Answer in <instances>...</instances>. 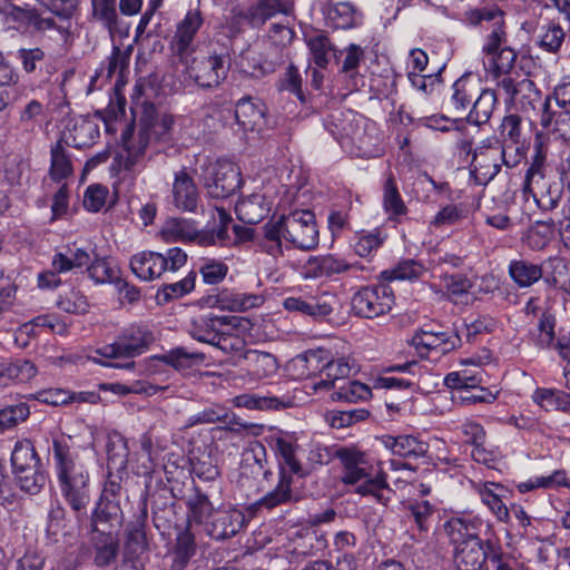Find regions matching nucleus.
<instances>
[{
	"mask_svg": "<svg viewBox=\"0 0 570 570\" xmlns=\"http://www.w3.org/2000/svg\"><path fill=\"white\" fill-rule=\"evenodd\" d=\"M52 460L62 497L78 517L86 514L90 502V475L83 460L63 440H53Z\"/></svg>",
	"mask_w": 570,
	"mask_h": 570,
	"instance_id": "f257e3e1",
	"label": "nucleus"
},
{
	"mask_svg": "<svg viewBox=\"0 0 570 570\" xmlns=\"http://www.w3.org/2000/svg\"><path fill=\"white\" fill-rule=\"evenodd\" d=\"M139 130L134 135L128 127L121 135L124 151L120 164L126 170H136L145 167L146 149L151 138L167 141L171 138L175 117L170 114H157L153 105L145 106L139 120Z\"/></svg>",
	"mask_w": 570,
	"mask_h": 570,
	"instance_id": "f03ea898",
	"label": "nucleus"
},
{
	"mask_svg": "<svg viewBox=\"0 0 570 570\" xmlns=\"http://www.w3.org/2000/svg\"><path fill=\"white\" fill-rule=\"evenodd\" d=\"M282 239L293 247L311 250L318 244L315 216L309 210H295L264 225L263 249L276 257L282 254Z\"/></svg>",
	"mask_w": 570,
	"mask_h": 570,
	"instance_id": "7ed1b4c3",
	"label": "nucleus"
},
{
	"mask_svg": "<svg viewBox=\"0 0 570 570\" xmlns=\"http://www.w3.org/2000/svg\"><path fill=\"white\" fill-rule=\"evenodd\" d=\"M272 441L279 464L278 482L272 491L255 503L258 509L272 510L297 500L292 490V475L299 476L301 471L302 445L298 443V438L295 433L279 431Z\"/></svg>",
	"mask_w": 570,
	"mask_h": 570,
	"instance_id": "20e7f679",
	"label": "nucleus"
},
{
	"mask_svg": "<svg viewBox=\"0 0 570 570\" xmlns=\"http://www.w3.org/2000/svg\"><path fill=\"white\" fill-rule=\"evenodd\" d=\"M335 456L343 465L341 478L343 483L357 484L356 493L371 495L377 503L387 505L394 492L389 487L384 472L372 475V465L364 452L355 448L342 446L335 449Z\"/></svg>",
	"mask_w": 570,
	"mask_h": 570,
	"instance_id": "39448f33",
	"label": "nucleus"
},
{
	"mask_svg": "<svg viewBox=\"0 0 570 570\" xmlns=\"http://www.w3.org/2000/svg\"><path fill=\"white\" fill-rule=\"evenodd\" d=\"M183 62L186 63L188 78L202 89L218 88L229 70L226 50L218 49L215 45L197 49L190 60L185 58Z\"/></svg>",
	"mask_w": 570,
	"mask_h": 570,
	"instance_id": "423d86ee",
	"label": "nucleus"
},
{
	"mask_svg": "<svg viewBox=\"0 0 570 570\" xmlns=\"http://www.w3.org/2000/svg\"><path fill=\"white\" fill-rule=\"evenodd\" d=\"M299 360L305 363L308 375L317 372L322 375V379L314 384L315 390L331 389L336 381L360 371V366L353 357L333 358L330 352L324 348L309 350Z\"/></svg>",
	"mask_w": 570,
	"mask_h": 570,
	"instance_id": "0eeeda50",
	"label": "nucleus"
},
{
	"mask_svg": "<svg viewBox=\"0 0 570 570\" xmlns=\"http://www.w3.org/2000/svg\"><path fill=\"white\" fill-rule=\"evenodd\" d=\"M187 263V254L178 248H169L165 255L145 250L130 258V269L142 281L159 278L165 272H177Z\"/></svg>",
	"mask_w": 570,
	"mask_h": 570,
	"instance_id": "6e6552de",
	"label": "nucleus"
},
{
	"mask_svg": "<svg viewBox=\"0 0 570 570\" xmlns=\"http://www.w3.org/2000/svg\"><path fill=\"white\" fill-rule=\"evenodd\" d=\"M502 164L510 166L504 145L495 136L488 137L473 149L471 174L476 184L485 185L499 174Z\"/></svg>",
	"mask_w": 570,
	"mask_h": 570,
	"instance_id": "1a4fd4ad",
	"label": "nucleus"
},
{
	"mask_svg": "<svg viewBox=\"0 0 570 570\" xmlns=\"http://www.w3.org/2000/svg\"><path fill=\"white\" fill-rule=\"evenodd\" d=\"M204 187L214 198H226L236 193L243 183L239 167L227 159L208 163L203 169Z\"/></svg>",
	"mask_w": 570,
	"mask_h": 570,
	"instance_id": "9d476101",
	"label": "nucleus"
},
{
	"mask_svg": "<svg viewBox=\"0 0 570 570\" xmlns=\"http://www.w3.org/2000/svg\"><path fill=\"white\" fill-rule=\"evenodd\" d=\"M335 129L333 134L337 136L341 145H355L360 154L367 156L371 154L370 147L376 138L373 136L374 126L368 120L352 111L340 114V117L332 116Z\"/></svg>",
	"mask_w": 570,
	"mask_h": 570,
	"instance_id": "9b49d317",
	"label": "nucleus"
},
{
	"mask_svg": "<svg viewBox=\"0 0 570 570\" xmlns=\"http://www.w3.org/2000/svg\"><path fill=\"white\" fill-rule=\"evenodd\" d=\"M355 315L374 318L389 313L394 304L393 291L389 285L380 284L357 291L352 297Z\"/></svg>",
	"mask_w": 570,
	"mask_h": 570,
	"instance_id": "f8f14e48",
	"label": "nucleus"
},
{
	"mask_svg": "<svg viewBox=\"0 0 570 570\" xmlns=\"http://www.w3.org/2000/svg\"><path fill=\"white\" fill-rule=\"evenodd\" d=\"M499 547L491 539L482 541L472 538L454 549V563L458 570H483L488 559L497 563Z\"/></svg>",
	"mask_w": 570,
	"mask_h": 570,
	"instance_id": "ddd939ff",
	"label": "nucleus"
},
{
	"mask_svg": "<svg viewBox=\"0 0 570 570\" xmlns=\"http://www.w3.org/2000/svg\"><path fill=\"white\" fill-rule=\"evenodd\" d=\"M151 340L147 330L131 326L116 342L97 350L96 354L106 358L135 357L146 351Z\"/></svg>",
	"mask_w": 570,
	"mask_h": 570,
	"instance_id": "4468645a",
	"label": "nucleus"
},
{
	"mask_svg": "<svg viewBox=\"0 0 570 570\" xmlns=\"http://www.w3.org/2000/svg\"><path fill=\"white\" fill-rule=\"evenodd\" d=\"M243 323L248 321L237 316L200 315L191 321L188 333L198 342L216 346L224 327H240Z\"/></svg>",
	"mask_w": 570,
	"mask_h": 570,
	"instance_id": "2eb2a0df",
	"label": "nucleus"
},
{
	"mask_svg": "<svg viewBox=\"0 0 570 570\" xmlns=\"http://www.w3.org/2000/svg\"><path fill=\"white\" fill-rule=\"evenodd\" d=\"M412 344L422 356L446 354L461 345V335L456 332L423 327L412 337Z\"/></svg>",
	"mask_w": 570,
	"mask_h": 570,
	"instance_id": "dca6fc26",
	"label": "nucleus"
},
{
	"mask_svg": "<svg viewBox=\"0 0 570 570\" xmlns=\"http://www.w3.org/2000/svg\"><path fill=\"white\" fill-rule=\"evenodd\" d=\"M499 90L505 95V102L512 104L524 114L535 111L538 107L542 108V94L529 78L521 76L512 81H505L504 87Z\"/></svg>",
	"mask_w": 570,
	"mask_h": 570,
	"instance_id": "f3484780",
	"label": "nucleus"
},
{
	"mask_svg": "<svg viewBox=\"0 0 570 570\" xmlns=\"http://www.w3.org/2000/svg\"><path fill=\"white\" fill-rule=\"evenodd\" d=\"M471 488L499 522H510V510L504 503L510 491L505 485L491 481H471Z\"/></svg>",
	"mask_w": 570,
	"mask_h": 570,
	"instance_id": "a211bd4d",
	"label": "nucleus"
},
{
	"mask_svg": "<svg viewBox=\"0 0 570 570\" xmlns=\"http://www.w3.org/2000/svg\"><path fill=\"white\" fill-rule=\"evenodd\" d=\"M517 59L518 52L510 46H504L502 50L488 57L485 70L498 89L504 87L505 81H512L521 77L515 69Z\"/></svg>",
	"mask_w": 570,
	"mask_h": 570,
	"instance_id": "6ab92c4d",
	"label": "nucleus"
},
{
	"mask_svg": "<svg viewBox=\"0 0 570 570\" xmlns=\"http://www.w3.org/2000/svg\"><path fill=\"white\" fill-rule=\"evenodd\" d=\"M200 200L199 190L193 176L186 168H181L174 174L171 185V203L183 212H196Z\"/></svg>",
	"mask_w": 570,
	"mask_h": 570,
	"instance_id": "aec40b11",
	"label": "nucleus"
},
{
	"mask_svg": "<svg viewBox=\"0 0 570 570\" xmlns=\"http://www.w3.org/2000/svg\"><path fill=\"white\" fill-rule=\"evenodd\" d=\"M245 523L246 517L240 510H217L206 524V531L213 539L224 540L239 532Z\"/></svg>",
	"mask_w": 570,
	"mask_h": 570,
	"instance_id": "412c9836",
	"label": "nucleus"
},
{
	"mask_svg": "<svg viewBox=\"0 0 570 570\" xmlns=\"http://www.w3.org/2000/svg\"><path fill=\"white\" fill-rule=\"evenodd\" d=\"M294 11V0H256L242 17L254 28L262 27L277 14L289 16Z\"/></svg>",
	"mask_w": 570,
	"mask_h": 570,
	"instance_id": "4be33fe9",
	"label": "nucleus"
},
{
	"mask_svg": "<svg viewBox=\"0 0 570 570\" xmlns=\"http://www.w3.org/2000/svg\"><path fill=\"white\" fill-rule=\"evenodd\" d=\"M203 24V17L199 10H189L185 18L177 24L176 32L171 40V48L184 61L188 55L194 38Z\"/></svg>",
	"mask_w": 570,
	"mask_h": 570,
	"instance_id": "5701e85b",
	"label": "nucleus"
},
{
	"mask_svg": "<svg viewBox=\"0 0 570 570\" xmlns=\"http://www.w3.org/2000/svg\"><path fill=\"white\" fill-rule=\"evenodd\" d=\"M356 264L347 262L345 258L336 255H320L311 257L304 265L305 276L307 278L332 277L353 269Z\"/></svg>",
	"mask_w": 570,
	"mask_h": 570,
	"instance_id": "b1692460",
	"label": "nucleus"
},
{
	"mask_svg": "<svg viewBox=\"0 0 570 570\" xmlns=\"http://www.w3.org/2000/svg\"><path fill=\"white\" fill-rule=\"evenodd\" d=\"M266 108L259 100L246 97L237 101L235 118L244 131H262L266 126Z\"/></svg>",
	"mask_w": 570,
	"mask_h": 570,
	"instance_id": "393cba45",
	"label": "nucleus"
},
{
	"mask_svg": "<svg viewBox=\"0 0 570 570\" xmlns=\"http://www.w3.org/2000/svg\"><path fill=\"white\" fill-rule=\"evenodd\" d=\"M567 38V31L559 21V18H546L539 24L534 43L544 52L558 53Z\"/></svg>",
	"mask_w": 570,
	"mask_h": 570,
	"instance_id": "a878e982",
	"label": "nucleus"
},
{
	"mask_svg": "<svg viewBox=\"0 0 570 570\" xmlns=\"http://www.w3.org/2000/svg\"><path fill=\"white\" fill-rule=\"evenodd\" d=\"M406 518L413 523L416 541L422 542L428 538L438 508L428 500H413L404 507Z\"/></svg>",
	"mask_w": 570,
	"mask_h": 570,
	"instance_id": "bb28decb",
	"label": "nucleus"
},
{
	"mask_svg": "<svg viewBox=\"0 0 570 570\" xmlns=\"http://www.w3.org/2000/svg\"><path fill=\"white\" fill-rule=\"evenodd\" d=\"M381 442L394 455L405 459L424 458L429 452V444L413 435H383Z\"/></svg>",
	"mask_w": 570,
	"mask_h": 570,
	"instance_id": "cd10ccee",
	"label": "nucleus"
},
{
	"mask_svg": "<svg viewBox=\"0 0 570 570\" xmlns=\"http://www.w3.org/2000/svg\"><path fill=\"white\" fill-rule=\"evenodd\" d=\"M326 23L334 29H352L362 24L363 14L353 3L343 1L323 9Z\"/></svg>",
	"mask_w": 570,
	"mask_h": 570,
	"instance_id": "c85d7f7f",
	"label": "nucleus"
},
{
	"mask_svg": "<svg viewBox=\"0 0 570 570\" xmlns=\"http://www.w3.org/2000/svg\"><path fill=\"white\" fill-rule=\"evenodd\" d=\"M299 476L306 478L321 466L327 465L335 456V450L318 443L302 444Z\"/></svg>",
	"mask_w": 570,
	"mask_h": 570,
	"instance_id": "c756f323",
	"label": "nucleus"
},
{
	"mask_svg": "<svg viewBox=\"0 0 570 570\" xmlns=\"http://www.w3.org/2000/svg\"><path fill=\"white\" fill-rule=\"evenodd\" d=\"M523 193L531 195L540 209L549 212L558 207L563 188L562 184L546 178L537 185L523 186Z\"/></svg>",
	"mask_w": 570,
	"mask_h": 570,
	"instance_id": "7c9ffc66",
	"label": "nucleus"
},
{
	"mask_svg": "<svg viewBox=\"0 0 570 570\" xmlns=\"http://www.w3.org/2000/svg\"><path fill=\"white\" fill-rule=\"evenodd\" d=\"M269 203L266 200L265 195L261 193H254L240 199L235 206V212L239 220L250 225L257 224L264 219L269 213Z\"/></svg>",
	"mask_w": 570,
	"mask_h": 570,
	"instance_id": "2f4dec72",
	"label": "nucleus"
},
{
	"mask_svg": "<svg viewBox=\"0 0 570 570\" xmlns=\"http://www.w3.org/2000/svg\"><path fill=\"white\" fill-rule=\"evenodd\" d=\"M160 236L166 243H198L200 233L197 230L193 220L186 218H169L164 223L160 229Z\"/></svg>",
	"mask_w": 570,
	"mask_h": 570,
	"instance_id": "473e14b6",
	"label": "nucleus"
},
{
	"mask_svg": "<svg viewBox=\"0 0 570 570\" xmlns=\"http://www.w3.org/2000/svg\"><path fill=\"white\" fill-rule=\"evenodd\" d=\"M481 520L478 518L452 517L443 524V530L451 543L455 547L463 542L478 538L476 530Z\"/></svg>",
	"mask_w": 570,
	"mask_h": 570,
	"instance_id": "72a5a7b5",
	"label": "nucleus"
},
{
	"mask_svg": "<svg viewBox=\"0 0 570 570\" xmlns=\"http://www.w3.org/2000/svg\"><path fill=\"white\" fill-rule=\"evenodd\" d=\"M37 367L28 360H1L0 358V385L11 382L24 383L33 379Z\"/></svg>",
	"mask_w": 570,
	"mask_h": 570,
	"instance_id": "f704fd0d",
	"label": "nucleus"
},
{
	"mask_svg": "<svg viewBox=\"0 0 570 570\" xmlns=\"http://www.w3.org/2000/svg\"><path fill=\"white\" fill-rule=\"evenodd\" d=\"M89 21L100 24L112 37L120 21L117 0H91Z\"/></svg>",
	"mask_w": 570,
	"mask_h": 570,
	"instance_id": "c9c22d12",
	"label": "nucleus"
},
{
	"mask_svg": "<svg viewBox=\"0 0 570 570\" xmlns=\"http://www.w3.org/2000/svg\"><path fill=\"white\" fill-rule=\"evenodd\" d=\"M480 81L471 73H464L452 85L451 102L458 112H464L480 91Z\"/></svg>",
	"mask_w": 570,
	"mask_h": 570,
	"instance_id": "e433bc0d",
	"label": "nucleus"
},
{
	"mask_svg": "<svg viewBox=\"0 0 570 570\" xmlns=\"http://www.w3.org/2000/svg\"><path fill=\"white\" fill-rule=\"evenodd\" d=\"M508 273L511 279L520 288L532 286L543 276L542 266L527 259L511 261L508 267Z\"/></svg>",
	"mask_w": 570,
	"mask_h": 570,
	"instance_id": "4c0bfd02",
	"label": "nucleus"
},
{
	"mask_svg": "<svg viewBox=\"0 0 570 570\" xmlns=\"http://www.w3.org/2000/svg\"><path fill=\"white\" fill-rule=\"evenodd\" d=\"M550 96L544 97L540 110V125L543 129L559 132L563 138L570 135V109L556 114L550 108Z\"/></svg>",
	"mask_w": 570,
	"mask_h": 570,
	"instance_id": "58836bf2",
	"label": "nucleus"
},
{
	"mask_svg": "<svg viewBox=\"0 0 570 570\" xmlns=\"http://www.w3.org/2000/svg\"><path fill=\"white\" fill-rule=\"evenodd\" d=\"M30 24L35 30L47 33L50 38L63 43H68L73 38L71 22H58L51 17H43L37 13L30 18Z\"/></svg>",
	"mask_w": 570,
	"mask_h": 570,
	"instance_id": "ea45409f",
	"label": "nucleus"
},
{
	"mask_svg": "<svg viewBox=\"0 0 570 570\" xmlns=\"http://www.w3.org/2000/svg\"><path fill=\"white\" fill-rule=\"evenodd\" d=\"M498 102V97L492 89H481L476 95V99L468 115V120L474 125L487 124Z\"/></svg>",
	"mask_w": 570,
	"mask_h": 570,
	"instance_id": "a19ab883",
	"label": "nucleus"
},
{
	"mask_svg": "<svg viewBox=\"0 0 570 570\" xmlns=\"http://www.w3.org/2000/svg\"><path fill=\"white\" fill-rule=\"evenodd\" d=\"M247 371L256 379L268 377L277 371L276 358L266 352L248 350L244 354Z\"/></svg>",
	"mask_w": 570,
	"mask_h": 570,
	"instance_id": "79ce46f5",
	"label": "nucleus"
},
{
	"mask_svg": "<svg viewBox=\"0 0 570 570\" xmlns=\"http://www.w3.org/2000/svg\"><path fill=\"white\" fill-rule=\"evenodd\" d=\"M466 19L470 24L479 26L485 31L505 24L504 12L495 4L470 10L466 13Z\"/></svg>",
	"mask_w": 570,
	"mask_h": 570,
	"instance_id": "37998d69",
	"label": "nucleus"
},
{
	"mask_svg": "<svg viewBox=\"0 0 570 570\" xmlns=\"http://www.w3.org/2000/svg\"><path fill=\"white\" fill-rule=\"evenodd\" d=\"M558 487H567L570 489V479L563 470H556L549 475L532 476L529 480L517 484V489L520 493L530 492L537 489H554Z\"/></svg>",
	"mask_w": 570,
	"mask_h": 570,
	"instance_id": "c03bdc74",
	"label": "nucleus"
},
{
	"mask_svg": "<svg viewBox=\"0 0 570 570\" xmlns=\"http://www.w3.org/2000/svg\"><path fill=\"white\" fill-rule=\"evenodd\" d=\"M382 203L390 219H397L407 213V207L399 191L395 179L389 176L383 187Z\"/></svg>",
	"mask_w": 570,
	"mask_h": 570,
	"instance_id": "a18cd8bd",
	"label": "nucleus"
},
{
	"mask_svg": "<svg viewBox=\"0 0 570 570\" xmlns=\"http://www.w3.org/2000/svg\"><path fill=\"white\" fill-rule=\"evenodd\" d=\"M91 256L85 248H68V253L58 252L52 256L51 267L59 272H70L91 263Z\"/></svg>",
	"mask_w": 570,
	"mask_h": 570,
	"instance_id": "49530a36",
	"label": "nucleus"
},
{
	"mask_svg": "<svg viewBox=\"0 0 570 570\" xmlns=\"http://www.w3.org/2000/svg\"><path fill=\"white\" fill-rule=\"evenodd\" d=\"M122 522V511L119 501H107L100 499L92 514V523L97 531L99 524H109L110 528L119 527ZM104 533L105 530H101Z\"/></svg>",
	"mask_w": 570,
	"mask_h": 570,
	"instance_id": "de8ad7c7",
	"label": "nucleus"
},
{
	"mask_svg": "<svg viewBox=\"0 0 570 570\" xmlns=\"http://www.w3.org/2000/svg\"><path fill=\"white\" fill-rule=\"evenodd\" d=\"M36 465H40V459L31 441H18L11 453L12 472H22L24 469Z\"/></svg>",
	"mask_w": 570,
	"mask_h": 570,
	"instance_id": "09e8293b",
	"label": "nucleus"
},
{
	"mask_svg": "<svg viewBox=\"0 0 570 570\" xmlns=\"http://www.w3.org/2000/svg\"><path fill=\"white\" fill-rule=\"evenodd\" d=\"M86 271L97 284L112 283L119 277L118 267L109 257L95 256Z\"/></svg>",
	"mask_w": 570,
	"mask_h": 570,
	"instance_id": "8fccbe9b",
	"label": "nucleus"
},
{
	"mask_svg": "<svg viewBox=\"0 0 570 570\" xmlns=\"http://www.w3.org/2000/svg\"><path fill=\"white\" fill-rule=\"evenodd\" d=\"M263 295L253 293H228L219 299L222 307L232 312H246L263 305Z\"/></svg>",
	"mask_w": 570,
	"mask_h": 570,
	"instance_id": "3c124183",
	"label": "nucleus"
},
{
	"mask_svg": "<svg viewBox=\"0 0 570 570\" xmlns=\"http://www.w3.org/2000/svg\"><path fill=\"white\" fill-rule=\"evenodd\" d=\"M196 553L194 535L185 530L178 533L174 549L173 567L183 570Z\"/></svg>",
	"mask_w": 570,
	"mask_h": 570,
	"instance_id": "603ef678",
	"label": "nucleus"
},
{
	"mask_svg": "<svg viewBox=\"0 0 570 570\" xmlns=\"http://www.w3.org/2000/svg\"><path fill=\"white\" fill-rule=\"evenodd\" d=\"M495 327L497 321L493 317L482 315L465 323L456 333L461 335V341L464 338L468 343H475L482 335L492 333Z\"/></svg>",
	"mask_w": 570,
	"mask_h": 570,
	"instance_id": "864d4df0",
	"label": "nucleus"
},
{
	"mask_svg": "<svg viewBox=\"0 0 570 570\" xmlns=\"http://www.w3.org/2000/svg\"><path fill=\"white\" fill-rule=\"evenodd\" d=\"M72 142L77 148L90 146L99 137L98 125L89 118H77L71 129Z\"/></svg>",
	"mask_w": 570,
	"mask_h": 570,
	"instance_id": "5fc2aeb1",
	"label": "nucleus"
},
{
	"mask_svg": "<svg viewBox=\"0 0 570 570\" xmlns=\"http://www.w3.org/2000/svg\"><path fill=\"white\" fill-rule=\"evenodd\" d=\"M372 391L370 386L358 381H350L341 385L331 394L333 401L356 403L371 399Z\"/></svg>",
	"mask_w": 570,
	"mask_h": 570,
	"instance_id": "6e6d98bb",
	"label": "nucleus"
},
{
	"mask_svg": "<svg viewBox=\"0 0 570 570\" xmlns=\"http://www.w3.org/2000/svg\"><path fill=\"white\" fill-rule=\"evenodd\" d=\"M40 466L41 464L24 469L22 472L13 473L17 485L23 492L37 494L45 487L47 476Z\"/></svg>",
	"mask_w": 570,
	"mask_h": 570,
	"instance_id": "4d7b16f0",
	"label": "nucleus"
},
{
	"mask_svg": "<svg viewBox=\"0 0 570 570\" xmlns=\"http://www.w3.org/2000/svg\"><path fill=\"white\" fill-rule=\"evenodd\" d=\"M50 177L60 181L72 174V164L69 155L60 142L51 147Z\"/></svg>",
	"mask_w": 570,
	"mask_h": 570,
	"instance_id": "13d9d810",
	"label": "nucleus"
},
{
	"mask_svg": "<svg viewBox=\"0 0 570 570\" xmlns=\"http://www.w3.org/2000/svg\"><path fill=\"white\" fill-rule=\"evenodd\" d=\"M159 358L176 370H186L199 364L204 357L199 353L188 352L184 347H177L164 353Z\"/></svg>",
	"mask_w": 570,
	"mask_h": 570,
	"instance_id": "bf43d9fd",
	"label": "nucleus"
},
{
	"mask_svg": "<svg viewBox=\"0 0 570 570\" xmlns=\"http://www.w3.org/2000/svg\"><path fill=\"white\" fill-rule=\"evenodd\" d=\"M229 267L223 261L215 258H203L199 266V274L205 284L217 285L222 283L227 274Z\"/></svg>",
	"mask_w": 570,
	"mask_h": 570,
	"instance_id": "052dcab7",
	"label": "nucleus"
},
{
	"mask_svg": "<svg viewBox=\"0 0 570 570\" xmlns=\"http://www.w3.org/2000/svg\"><path fill=\"white\" fill-rule=\"evenodd\" d=\"M534 154L531 158V164L527 170L523 186L538 184L540 180L546 179V160L547 151L541 142L534 144Z\"/></svg>",
	"mask_w": 570,
	"mask_h": 570,
	"instance_id": "680f3d73",
	"label": "nucleus"
},
{
	"mask_svg": "<svg viewBox=\"0 0 570 570\" xmlns=\"http://www.w3.org/2000/svg\"><path fill=\"white\" fill-rule=\"evenodd\" d=\"M118 541L110 534H105L99 538L96 543L95 563L98 567H107L115 561L118 554Z\"/></svg>",
	"mask_w": 570,
	"mask_h": 570,
	"instance_id": "e2e57ef3",
	"label": "nucleus"
},
{
	"mask_svg": "<svg viewBox=\"0 0 570 570\" xmlns=\"http://www.w3.org/2000/svg\"><path fill=\"white\" fill-rule=\"evenodd\" d=\"M39 3L55 14L60 22H71L79 7V0H39Z\"/></svg>",
	"mask_w": 570,
	"mask_h": 570,
	"instance_id": "0e129e2a",
	"label": "nucleus"
},
{
	"mask_svg": "<svg viewBox=\"0 0 570 570\" xmlns=\"http://www.w3.org/2000/svg\"><path fill=\"white\" fill-rule=\"evenodd\" d=\"M29 414V406L26 403L10 405L0 410V434L27 420Z\"/></svg>",
	"mask_w": 570,
	"mask_h": 570,
	"instance_id": "69168bd1",
	"label": "nucleus"
},
{
	"mask_svg": "<svg viewBox=\"0 0 570 570\" xmlns=\"http://www.w3.org/2000/svg\"><path fill=\"white\" fill-rule=\"evenodd\" d=\"M566 392L557 389H538L533 393V401L547 411L561 410L567 405Z\"/></svg>",
	"mask_w": 570,
	"mask_h": 570,
	"instance_id": "338daca9",
	"label": "nucleus"
},
{
	"mask_svg": "<svg viewBox=\"0 0 570 570\" xmlns=\"http://www.w3.org/2000/svg\"><path fill=\"white\" fill-rule=\"evenodd\" d=\"M309 55L314 63L320 68L328 65V52L332 49L328 38L324 35L311 37L307 40Z\"/></svg>",
	"mask_w": 570,
	"mask_h": 570,
	"instance_id": "774afa93",
	"label": "nucleus"
}]
</instances>
